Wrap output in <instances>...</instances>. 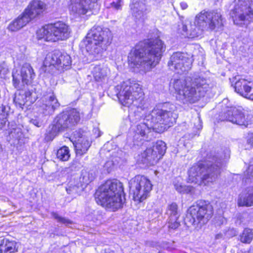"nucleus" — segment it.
<instances>
[{
  "label": "nucleus",
  "instance_id": "a18cd8bd",
  "mask_svg": "<svg viewBox=\"0 0 253 253\" xmlns=\"http://www.w3.org/2000/svg\"><path fill=\"white\" fill-rule=\"evenodd\" d=\"M164 247L166 248V249H169V250H172V249H174V247H170L169 246H165V245L164 246Z\"/></svg>",
  "mask_w": 253,
  "mask_h": 253
},
{
  "label": "nucleus",
  "instance_id": "58836bf2",
  "mask_svg": "<svg viewBox=\"0 0 253 253\" xmlns=\"http://www.w3.org/2000/svg\"><path fill=\"white\" fill-rule=\"evenodd\" d=\"M52 216L57 220L58 222L65 224L66 225H69L72 223V221L68 219L65 218L60 216L57 213L53 212L52 213Z\"/></svg>",
  "mask_w": 253,
  "mask_h": 253
},
{
  "label": "nucleus",
  "instance_id": "7ed1b4c3",
  "mask_svg": "<svg viewBox=\"0 0 253 253\" xmlns=\"http://www.w3.org/2000/svg\"><path fill=\"white\" fill-rule=\"evenodd\" d=\"M178 117L175 106L173 104L166 103L162 109L154 108L144 116L143 123L137 126L134 138L137 135H148L151 130L161 133L172 126Z\"/></svg>",
  "mask_w": 253,
  "mask_h": 253
},
{
  "label": "nucleus",
  "instance_id": "7c9ffc66",
  "mask_svg": "<svg viewBox=\"0 0 253 253\" xmlns=\"http://www.w3.org/2000/svg\"><path fill=\"white\" fill-rule=\"evenodd\" d=\"M76 154L82 156L85 154L90 146L89 141L86 139H79L74 144Z\"/></svg>",
  "mask_w": 253,
  "mask_h": 253
},
{
  "label": "nucleus",
  "instance_id": "c9c22d12",
  "mask_svg": "<svg viewBox=\"0 0 253 253\" xmlns=\"http://www.w3.org/2000/svg\"><path fill=\"white\" fill-rule=\"evenodd\" d=\"M120 159V157L113 155L111 160L106 162L104 165V168L106 169L107 171L109 172L113 166L117 165L119 163Z\"/></svg>",
  "mask_w": 253,
  "mask_h": 253
},
{
  "label": "nucleus",
  "instance_id": "f3484780",
  "mask_svg": "<svg viewBox=\"0 0 253 253\" xmlns=\"http://www.w3.org/2000/svg\"><path fill=\"white\" fill-rule=\"evenodd\" d=\"M97 0H70L69 9L71 14L75 17H81L92 13L93 9L97 6Z\"/></svg>",
  "mask_w": 253,
  "mask_h": 253
},
{
  "label": "nucleus",
  "instance_id": "6e6552de",
  "mask_svg": "<svg viewBox=\"0 0 253 253\" xmlns=\"http://www.w3.org/2000/svg\"><path fill=\"white\" fill-rule=\"evenodd\" d=\"M71 32V29L67 24L58 21L42 27L37 31L36 35L39 41L55 42L68 39Z\"/></svg>",
  "mask_w": 253,
  "mask_h": 253
},
{
  "label": "nucleus",
  "instance_id": "2f4dec72",
  "mask_svg": "<svg viewBox=\"0 0 253 253\" xmlns=\"http://www.w3.org/2000/svg\"><path fill=\"white\" fill-rule=\"evenodd\" d=\"M238 204L239 206L250 207L253 205V193H243L239 195Z\"/></svg>",
  "mask_w": 253,
  "mask_h": 253
},
{
  "label": "nucleus",
  "instance_id": "49530a36",
  "mask_svg": "<svg viewBox=\"0 0 253 253\" xmlns=\"http://www.w3.org/2000/svg\"><path fill=\"white\" fill-rule=\"evenodd\" d=\"M222 237V234H218L217 235H216L215 236V239H218L219 238H221Z\"/></svg>",
  "mask_w": 253,
  "mask_h": 253
},
{
  "label": "nucleus",
  "instance_id": "412c9836",
  "mask_svg": "<svg viewBox=\"0 0 253 253\" xmlns=\"http://www.w3.org/2000/svg\"><path fill=\"white\" fill-rule=\"evenodd\" d=\"M46 9L45 4L41 0H34L28 5L23 12L29 21L41 15Z\"/></svg>",
  "mask_w": 253,
  "mask_h": 253
},
{
  "label": "nucleus",
  "instance_id": "0eeeda50",
  "mask_svg": "<svg viewBox=\"0 0 253 253\" xmlns=\"http://www.w3.org/2000/svg\"><path fill=\"white\" fill-rule=\"evenodd\" d=\"M116 88L118 90V98L122 105L128 107L131 105L137 108L142 107L144 93L138 82L128 80L117 85Z\"/></svg>",
  "mask_w": 253,
  "mask_h": 253
},
{
  "label": "nucleus",
  "instance_id": "4468645a",
  "mask_svg": "<svg viewBox=\"0 0 253 253\" xmlns=\"http://www.w3.org/2000/svg\"><path fill=\"white\" fill-rule=\"evenodd\" d=\"M166 149V144L162 140L153 143L151 146L148 147L139 156L142 159L141 161L143 163L154 165L164 155Z\"/></svg>",
  "mask_w": 253,
  "mask_h": 253
},
{
  "label": "nucleus",
  "instance_id": "a878e982",
  "mask_svg": "<svg viewBox=\"0 0 253 253\" xmlns=\"http://www.w3.org/2000/svg\"><path fill=\"white\" fill-rule=\"evenodd\" d=\"M110 74V70L104 65L95 66L92 70V75L95 81L103 82L106 80Z\"/></svg>",
  "mask_w": 253,
  "mask_h": 253
},
{
  "label": "nucleus",
  "instance_id": "ddd939ff",
  "mask_svg": "<svg viewBox=\"0 0 253 253\" xmlns=\"http://www.w3.org/2000/svg\"><path fill=\"white\" fill-rule=\"evenodd\" d=\"M195 24L201 30L214 29L223 25V19L220 11L203 10L196 16Z\"/></svg>",
  "mask_w": 253,
  "mask_h": 253
},
{
  "label": "nucleus",
  "instance_id": "2eb2a0df",
  "mask_svg": "<svg viewBox=\"0 0 253 253\" xmlns=\"http://www.w3.org/2000/svg\"><path fill=\"white\" fill-rule=\"evenodd\" d=\"M192 63V59L187 54L176 52L170 57L168 65L171 70L181 74L189 70Z\"/></svg>",
  "mask_w": 253,
  "mask_h": 253
},
{
  "label": "nucleus",
  "instance_id": "f704fd0d",
  "mask_svg": "<svg viewBox=\"0 0 253 253\" xmlns=\"http://www.w3.org/2000/svg\"><path fill=\"white\" fill-rule=\"evenodd\" d=\"M253 233L251 229L246 228L240 236V240L244 243H250L253 240Z\"/></svg>",
  "mask_w": 253,
  "mask_h": 253
},
{
  "label": "nucleus",
  "instance_id": "393cba45",
  "mask_svg": "<svg viewBox=\"0 0 253 253\" xmlns=\"http://www.w3.org/2000/svg\"><path fill=\"white\" fill-rule=\"evenodd\" d=\"M35 97H33V92L30 90H19L15 93L14 101L16 105H18L20 108L27 102L30 103L34 102Z\"/></svg>",
  "mask_w": 253,
  "mask_h": 253
},
{
  "label": "nucleus",
  "instance_id": "3c124183",
  "mask_svg": "<svg viewBox=\"0 0 253 253\" xmlns=\"http://www.w3.org/2000/svg\"><path fill=\"white\" fill-rule=\"evenodd\" d=\"M100 135H101V134L100 133V132L99 131V133L97 134V135L96 136V137H99Z\"/></svg>",
  "mask_w": 253,
  "mask_h": 253
},
{
  "label": "nucleus",
  "instance_id": "79ce46f5",
  "mask_svg": "<svg viewBox=\"0 0 253 253\" xmlns=\"http://www.w3.org/2000/svg\"><path fill=\"white\" fill-rule=\"evenodd\" d=\"M247 143L252 147H253V133L249 134L247 138Z\"/></svg>",
  "mask_w": 253,
  "mask_h": 253
},
{
  "label": "nucleus",
  "instance_id": "473e14b6",
  "mask_svg": "<svg viewBox=\"0 0 253 253\" xmlns=\"http://www.w3.org/2000/svg\"><path fill=\"white\" fill-rule=\"evenodd\" d=\"M57 157L60 161H67L69 160L70 154L68 147L63 146L58 150L57 152Z\"/></svg>",
  "mask_w": 253,
  "mask_h": 253
},
{
  "label": "nucleus",
  "instance_id": "a211bd4d",
  "mask_svg": "<svg viewBox=\"0 0 253 253\" xmlns=\"http://www.w3.org/2000/svg\"><path fill=\"white\" fill-rule=\"evenodd\" d=\"M220 117L221 121H227L233 124L246 126L248 125L247 119L240 108L227 107Z\"/></svg>",
  "mask_w": 253,
  "mask_h": 253
},
{
  "label": "nucleus",
  "instance_id": "c03bdc74",
  "mask_svg": "<svg viewBox=\"0 0 253 253\" xmlns=\"http://www.w3.org/2000/svg\"><path fill=\"white\" fill-rule=\"evenodd\" d=\"M180 5L181 9L183 10L186 9L188 7L187 4L184 2H181Z\"/></svg>",
  "mask_w": 253,
  "mask_h": 253
},
{
  "label": "nucleus",
  "instance_id": "aec40b11",
  "mask_svg": "<svg viewBox=\"0 0 253 253\" xmlns=\"http://www.w3.org/2000/svg\"><path fill=\"white\" fill-rule=\"evenodd\" d=\"M95 177V173L93 171H83L79 179V182L74 185L71 184L66 189L67 193L68 194L78 193L83 191L87 185L94 179Z\"/></svg>",
  "mask_w": 253,
  "mask_h": 253
},
{
  "label": "nucleus",
  "instance_id": "de8ad7c7",
  "mask_svg": "<svg viewBox=\"0 0 253 253\" xmlns=\"http://www.w3.org/2000/svg\"><path fill=\"white\" fill-rule=\"evenodd\" d=\"M198 122H199V126L198 127V129H201L202 128V124L201 123L200 119L198 120Z\"/></svg>",
  "mask_w": 253,
  "mask_h": 253
},
{
  "label": "nucleus",
  "instance_id": "423d86ee",
  "mask_svg": "<svg viewBox=\"0 0 253 253\" xmlns=\"http://www.w3.org/2000/svg\"><path fill=\"white\" fill-rule=\"evenodd\" d=\"M112 39V33L109 29L93 27L87 33L84 41L85 49L97 59L107 50Z\"/></svg>",
  "mask_w": 253,
  "mask_h": 253
},
{
  "label": "nucleus",
  "instance_id": "9d476101",
  "mask_svg": "<svg viewBox=\"0 0 253 253\" xmlns=\"http://www.w3.org/2000/svg\"><path fill=\"white\" fill-rule=\"evenodd\" d=\"M213 215V208L210 204L200 201L195 205L191 206L188 210L187 218L193 225L200 226L205 224Z\"/></svg>",
  "mask_w": 253,
  "mask_h": 253
},
{
  "label": "nucleus",
  "instance_id": "1a4fd4ad",
  "mask_svg": "<svg viewBox=\"0 0 253 253\" xmlns=\"http://www.w3.org/2000/svg\"><path fill=\"white\" fill-rule=\"evenodd\" d=\"M129 187L133 200L139 203L149 196L152 184L146 177L138 175L130 180Z\"/></svg>",
  "mask_w": 253,
  "mask_h": 253
},
{
  "label": "nucleus",
  "instance_id": "f8f14e48",
  "mask_svg": "<svg viewBox=\"0 0 253 253\" xmlns=\"http://www.w3.org/2000/svg\"><path fill=\"white\" fill-rule=\"evenodd\" d=\"M71 58L67 53H62L57 51L47 54L43 61L45 72L53 73L54 68L62 72L70 69L71 65Z\"/></svg>",
  "mask_w": 253,
  "mask_h": 253
},
{
  "label": "nucleus",
  "instance_id": "bb28decb",
  "mask_svg": "<svg viewBox=\"0 0 253 253\" xmlns=\"http://www.w3.org/2000/svg\"><path fill=\"white\" fill-rule=\"evenodd\" d=\"M57 121L58 118L56 117L53 121V124L50 125L47 129L45 137V139L47 141L52 140L59 132L65 130L62 125L58 124Z\"/></svg>",
  "mask_w": 253,
  "mask_h": 253
},
{
  "label": "nucleus",
  "instance_id": "dca6fc26",
  "mask_svg": "<svg viewBox=\"0 0 253 253\" xmlns=\"http://www.w3.org/2000/svg\"><path fill=\"white\" fill-rule=\"evenodd\" d=\"M35 76V73L31 64L25 63L21 66L20 73L17 70H13V84L16 88L20 89L21 81L22 84L29 85L32 83Z\"/></svg>",
  "mask_w": 253,
  "mask_h": 253
},
{
  "label": "nucleus",
  "instance_id": "f257e3e1",
  "mask_svg": "<svg viewBox=\"0 0 253 253\" xmlns=\"http://www.w3.org/2000/svg\"><path fill=\"white\" fill-rule=\"evenodd\" d=\"M165 50L166 45L159 38L140 42L129 53L128 65L131 68L149 71L159 64Z\"/></svg>",
  "mask_w": 253,
  "mask_h": 253
},
{
  "label": "nucleus",
  "instance_id": "b1692460",
  "mask_svg": "<svg viewBox=\"0 0 253 253\" xmlns=\"http://www.w3.org/2000/svg\"><path fill=\"white\" fill-rule=\"evenodd\" d=\"M166 214L168 216L169 227L170 229H175L179 227L180 223L177 221L179 214L177 211V206L175 203L169 205Z\"/></svg>",
  "mask_w": 253,
  "mask_h": 253
},
{
  "label": "nucleus",
  "instance_id": "4be33fe9",
  "mask_svg": "<svg viewBox=\"0 0 253 253\" xmlns=\"http://www.w3.org/2000/svg\"><path fill=\"white\" fill-rule=\"evenodd\" d=\"M41 103L42 104L40 107L43 110V113L46 112L48 114L51 113L60 106L57 98L52 93L42 97Z\"/></svg>",
  "mask_w": 253,
  "mask_h": 253
},
{
  "label": "nucleus",
  "instance_id": "37998d69",
  "mask_svg": "<svg viewBox=\"0 0 253 253\" xmlns=\"http://www.w3.org/2000/svg\"><path fill=\"white\" fill-rule=\"evenodd\" d=\"M31 123L34 125L35 126H38V127H40L42 125V123L41 122L36 120V119H32L31 121Z\"/></svg>",
  "mask_w": 253,
  "mask_h": 253
},
{
  "label": "nucleus",
  "instance_id": "4c0bfd02",
  "mask_svg": "<svg viewBox=\"0 0 253 253\" xmlns=\"http://www.w3.org/2000/svg\"><path fill=\"white\" fill-rule=\"evenodd\" d=\"M105 4L107 8H112L116 10H119L121 9L122 7V0H114L112 2L106 1Z\"/></svg>",
  "mask_w": 253,
  "mask_h": 253
},
{
  "label": "nucleus",
  "instance_id": "e433bc0d",
  "mask_svg": "<svg viewBox=\"0 0 253 253\" xmlns=\"http://www.w3.org/2000/svg\"><path fill=\"white\" fill-rule=\"evenodd\" d=\"M7 114L5 111V107L1 105L0 106V128H1L5 125L7 121Z\"/></svg>",
  "mask_w": 253,
  "mask_h": 253
},
{
  "label": "nucleus",
  "instance_id": "f03ea898",
  "mask_svg": "<svg viewBox=\"0 0 253 253\" xmlns=\"http://www.w3.org/2000/svg\"><path fill=\"white\" fill-rule=\"evenodd\" d=\"M228 149L219 153L208 154L204 163L193 166L188 171V182L208 185L216 180L221 172L224 163L230 158Z\"/></svg>",
  "mask_w": 253,
  "mask_h": 253
},
{
  "label": "nucleus",
  "instance_id": "6ab92c4d",
  "mask_svg": "<svg viewBox=\"0 0 253 253\" xmlns=\"http://www.w3.org/2000/svg\"><path fill=\"white\" fill-rule=\"evenodd\" d=\"M58 123L62 125L65 129L71 128L77 125L80 120V113L76 109H70L57 116Z\"/></svg>",
  "mask_w": 253,
  "mask_h": 253
},
{
  "label": "nucleus",
  "instance_id": "9b49d317",
  "mask_svg": "<svg viewBox=\"0 0 253 253\" xmlns=\"http://www.w3.org/2000/svg\"><path fill=\"white\" fill-rule=\"evenodd\" d=\"M234 23L237 25L253 21V0H235L231 12Z\"/></svg>",
  "mask_w": 253,
  "mask_h": 253
},
{
  "label": "nucleus",
  "instance_id": "8fccbe9b",
  "mask_svg": "<svg viewBox=\"0 0 253 253\" xmlns=\"http://www.w3.org/2000/svg\"><path fill=\"white\" fill-rule=\"evenodd\" d=\"M94 131L95 132H96V131H99L98 128H94Z\"/></svg>",
  "mask_w": 253,
  "mask_h": 253
},
{
  "label": "nucleus",
  "instance_id": "ea45409f",
  "mask_svg": "<svg viewBox=\"0 0 253 253\" xmlns=\"http://www.w3.org/2000/svg\"><path fill=\"white\" fill-rule=\"evenodd\" d=\"M182 31H180L181 34L185 38H193L194 36V34H189L188 32V29L187 26L182 24L181 25Z\"/></svg>",
  "mask_w": 253,
  "mask_h": 253
},
{
  "label": "nucleus",
  "instance_id": "39448f33",
  "mask_svg": "<svg viewBox=\"0 0 253 253\" xmlns=\"http://www.w3.org/2000/svg\"><path fill=\"white\" fill-rule=\"evenodd\" d=\"M123 184L117 180H108L100 186L95 194L96 203L115 211L122 207Z\"/></svg>",
  "mask_w": 253,
  "mask_h": 253
},
{
  "label": "nucleus",
  "instance_id": "72a5a7b5",
  "mask_svg": "<svg viewBox=\"0 0 253 253\" xmlns=\"http://www.w3.org/2000/svg\"><path fill=\"white\" fill-rule=\"evenodd\" d=\"M174 186L175 190L182 194L189 193L192 190V187L182 184L178 179L174 181Z\"/></svg>",
  "mask_w": 253,
  "mask_h": 253
},
{
  "label": "nucleus",
  "instance_id": "a19ab883",
  "mask_svg": "<svg viewBox=\"0 0 253 253\" xmlns=\"http://www.w3.org/2000/svg\"><path fill=\"white\" fill-rule=\"evenodd\" d=\"M244 175L247 179L253 177V165L252 164H250L248 169L244 173Z\"/></svg>",
  "mask_w": 253,
  "mask_h": 253
},
{
  "label": "nucleus",
  "instance_id": "c756f323",
  "mask_svg": "<svg viewBox=\"0 0 253 253\" xmlns=\"http://www.w3.org/2000/svg\"><path fill=\"white\" fill-rule=\"evenodd\" d=\"M17 251V243L14 241L4 239L0 244V253H15Z\"/></svg>",
  "mask_w": 253,
  "mask_h": 253
},
{
  "label": "nucleus",
  "instance_id": "20e7f679",
  "mask_svg": "<svg viewBox=\"0 0 253 253\" xmlns=\"http://www.w3.org/2000/svg\"><path fill=\"white\" fill-rule=\"evenodd\" d=\"M170 86L174 89L176 98L183 103L197 102L210 89L208 81L198 76L174 79Z\"/></svg>",
  "mask_w": 253,
  "mask_h": 253
},
{
  "label": "nucleus",
  "instance_id": "09e8293b",
  "mask_svg": "<svg viewBox=\"0 0 253 253\" xmlns=\"http://www.w3.org/2000/svg\"><path fill=\"white\" fill-rule=\"evenodd\" d=\"M227 101V99H224L222 101V103H225V102H226Z\"/></svg>",
  "mask_w": 253,
  "mask_h": 253
},
{
  "label": "nucleus",
  "instance_id": "c85d7f7f",
  "mask_svg": "<svg viewBox=\"0 0 253 253\" xmlns=\"http://www.w3.org/2000/svg\"><path fill=\"white\" fill-rule=\"evenodd\" d=\"M29 22V19L27 18L23 13L9 24L8 29L12 32L17 31L26 25Z\"/></svg>",
  "mask_w": 253,
  "mask_h": 253
},
{
  "label": "nucleus",
  "instance_id": "cd10ccee",
  "mask_svg": "<svg viewBox=\"0 0 253 253\" xmlns=\"http://www.w3.org/2000/svg\"><path fill=\"white\" fill-rule=\"evenodd\" d=\"M133 15L137 19H143L148 12L147 5L142 2H136L131 5Z\"/></svg>",
  "mask_w": 253,
  "mask_h": 253
},
{
  "label": "nucleus",
  "instance_id": "5701e85b",
  "mask_svg": "<svg viewBox=\"0 0 253 253\" xmlns=\"http://www.w3.org/2000/svg\"><path fill=\"white\" fill-rule=\"evenodd\" d=\"M235 90L244 97L249 98L251 92L253 90V83L245 79H239L235 84Z\"/></svg>",
  "mask_w": 253,
  "mask_h": 253
}]
</instances>
